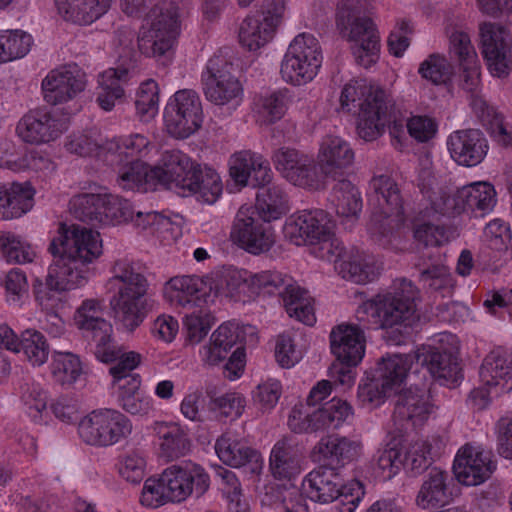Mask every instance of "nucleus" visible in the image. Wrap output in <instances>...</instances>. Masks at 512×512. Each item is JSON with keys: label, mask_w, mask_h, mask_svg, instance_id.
<instances>
[{"label": "nucleus", "mask_w": 512, "mask_h": 512, "mask_svg": "<svg viewBox=\"0 0 512 512\" xmlns=\"http://www.w3.org/2000/svg\"><path fill=\"white\" fill-rule=\"evenodd\" d=\"M418 299L419 291L411 280L396 279L388 291L358 306L355 317L367 330H385V339L399 345L421 328Z\"/></svg>", "instance_id": "obj_2"}, {"label": "nucleus", "mask_w": 512, "mask_h": 512, "mask_svg": "<svg viewBox=\"0 0 512 512\" xmlns=\"http://www.w3.org/2000/svg\"><path fill=\"white\" fill-rule=\"evenodd\" d=\"M413 362V354H386L369 372L393 392L404 383Z\"/></svg>", "instance_id": "obj_37"}, {"label": "nucleus", "mask_w": 512, "mask_h": 512, "mask_svg": "<svg viewBox=\"0 0 512 512\" xmlns=\"http://www.w3.org/2000/svg\"><path fill=\"white\" fill-rule=\"evenodd\" d=\"M0 249L8 263L24 264L31 262L34 257L31 246L11 233L0 236Z\"/></svg>", "instance_id": "obj_63"}, {"label": "nucleus", "mask_w": 512, "mask_h": 512, "mask_svg": "<svg viewBox=\"0 0 512 512\" xmlns=\"http://www.w3.org/2000/svg\"><path fill=\"white\" fill-rule=\"evenodd\" d=\"M231 281L241 280L251 293L263 296L278 295L287 314L305 325L316 321L312 298L309 292L300 287L289 275L276 270H264L252 273L247 270L233 272Z\"/></svg>", "instance_id": "obj_6"}, {"label": "nucleus", "mask_w": 512, "mask_h": 512, "mask_svg": "<svg viewBox=\"0 0 512 512\" xmlns=\"http://www.w3.org/2000/svg\"><path fill=\"white\" fill-rule=\"evenodd\" d=\"M149 145L148 139L141 134H133L106 143L104 150L116 158V162L142 161Z\"/></svg>", "instance_id": "obj_50"}, {"label": "nucleus", "mask_w": 512, "mask_h": 512, "mask_svg": "<svg viewBox=\"0 0 512 512\" xmlns=\"http://www.w3.org/2000/svg\"><path fill=\"white\" fill-rule=\"evenodd\" d=\"M319 160L329 179L337 180L353 164L354 151L341 137L327 136L321 144Z\"/></svg>", "instance_id": "obj_34"}, {"label": "nucleus", "mask_w": 512, "mask_h": 512, "mask_svg": "<svg viewBox=\"0 0 512 512\" xmlns=\"http://www.w3.org/2000/svg\"><path fill=\"white\" fill-rule=\"evenodd\" d=\"M303 165L299 173L291 175V184L312 191L324 190L327 187L329 177L320 161L316 162L311 157L309 162Z\"/></svg>", "instance_id": "obj_60"}, {"label": "nucleus", "mask_w": 512, "mask_h": 512, "mask_svg": "<svg viewBox=\"0 0 512 512\" xmlns=\"http://www.w3.org/2000/svg\"><path fill=\"white\" fill-rule=\"evenodd\" d=\"M117 466L120 476L132 484H139L145 477L146 459L140 450H132L121 456Z\"/></svg>", "instance_id": "obj_64"}, {"label": "nucleus", "mask_w": 512, "mask_h": 512, "mask_svg": "<svg viewBox=\"0 0 512 512\" xmlns=\"http://www.w3.org/2000/svg\"><path fill=\"white\" fill-rule=\"evenodd\" d=\"M104 202L100 225H118L133 219L135 209L129 200L105 194Z\"/></svg>", "instance_id": "obj_59"}, {"label": "nucleus", "mask_w": 512, "mask_h": 512, "mask_svg": "<svg viewBox=\"0 0 512 512\" xmlns=\"http://www.w3.org/2000/svg\"><path fill=\"white\" fill-rule=\"evenodd\" d=\"M166 469L159 478H148L144 483L140 502L143 506L158 508L167 502L177 503L167 485Z\"/></svg>", "instance_id": "obj_56"}, {"label": "nucleus", "mask_w": 512, "mask_h": 512, "mask_svg": "<svg viewBox=\"0 0 512 512\" xmlns=\"http://www.w3.org/2000/svg\"><path fill=\"white\" fill-rule=\"evenodd\" d=\"M32 44V36L21 29L1 30L0 63L23 58L30 51Z\"/></svg>", "instance_id": "obj_47"}, {"label": "nucleus", "mask_w": 512, "mask_h": 512, "mask_svg": "<svg viewBox=\"0 0 512 512\" xmlns=\"http://www.w3.org/2000/svg\"><path fill=\"white\" fill-rule=\"evenodd\" d=\"M303 486L312 501L332 503L331 512H355L365 495L362 482L355 479L342 484L337 470L324 464L305 477Z\"/></svg>", "instance_id": "obj_9"}, {"label": "nucleus", "mask_w": 512, "mask_h": 512, "mask_svg": "<svg viewBox=\"0 0 512 512\" xmlns=\"http://www.w3.org/2000/svg\"><path fill=\"white\" fill-rule=\"evenodd\" d=\"M152 175L157 184L181 188L199 195L203 202L213 204L222 193V183L214 169L201 166L180 150L162 154L160 164L153 167Z\"/></svg>", "instance_id": "obj_5"}, {"label": "nucleus", "mask_w": 512, "mask_h": 512, "mask_svg": "<svg viewBox=\"0 0 512 512\" xmlns=\"http://www.w3.org/2000/svg\"><path fill=\"white\" fill-rule=\"evenodd\" d=\"M340 103L347 112H358L357 133L365 141H374L386 128L390 135L403 133L404 119L393 99L381 88L346 84Z\"/></svg>", "instance_id": "obj_3"}, {"label": "nucleus", "mask_w": 512, "mask_h": 512, "mask_svg": "<svg viewBox=\"0 0 512 512\" xmlns=\"http://www.w3.org/2000/svg\"><path fill=\"white\" fill-rule=\"evenodd\" d=\"M215 451L219 459L226 465L239 468L248 465L251 472H260L262 468L261 453L248 446L236 431L223 433L215 443Z\"/></svg>", "instance_id": "obj_29"}, {"label": "nucleus", "mask_w": 512, "mask_h": 512, "mask_svg": "<svg viewBox=\"0 0 512 512\" xmlns=\"http://www.w3.org/2000/svg\"><path fill=\"white\" fill-rule=\"evenodd\" d=\"M86 74L75 63L52 69L41 83L43 99L56 106L73 100L86 87Z\"/></svg>", "instance_id": "obj_22"}, {"label": "nucleus", "mask_w": 512, "mask_h": 512, "mask_svg": "<svg viewBox=\"0 0 512 512\" xmlns=\"http://www.w3.org/2000/svg\"><path fill=\"white\" fill-rule=\"evenodd\" d=\"M20 398L28 416L34 421L42 420L47 407V393L35 382H25L20 386Z\"/></svg>", "instance_id": "obj_61"}, {"label": "nucleus", "mask_w": 512, "mask_h": 512, "mask_svg": "<svg viewBox=\"0 0 512 512\" xmlns=\"http://www.w3.org/2000/svg\"><path fill=\"white\" fill-rule=\"evenodd\" d=\"M179 6L174 1L154 5L146 14L138 35V48L147 57L165 56L179 35Z\"/></svg>", "instance_id": "obj_10"}, {"label": "nucleus", "mask_w": 512, "mask_h": 512, "mask_svg": "<svg viewBox=\"0 0 512 512\" xmlns=\"http://www.w3.org/2000/svg\"><path fill=\"white\" fill-rule=\"evenodd\" d=\"M292 101L291 90L278 89L270 94L255 97L253 110L261 122L273 124L283 118Z\"/></svg>", "instance_id": "obj_42"}, {"label": "nucleus", "mask_w": 512, "mask_h": 512, "mask_svg": "<svg viewBox=\"0 0 512 512\" xmlns=\"http://www.w3.org/2000/svg\"><path fill=\"white\" fill-rule=\"evenodd\" d=\"M450 55L463 69L466 88L473 90L477 84V55L467 33L454 32L450 36Z\"/></svg>", "instance_id": "obj_43"}, {"label": "nucleus", "mask_w": 512, "mask_h": 512, "mask_svg": "<svg viewBox=\"0 0 512 512\" xmlns=\"http://www.w3.org/2000/svg\"><path fill=\"white\" fill-rule=\"evenodd\" d=\"M413 355L414 361L426 367L440 384H454L462 377L458 357L452 347L423 345Z\"/></svg>", "instance_id": "obj_25"}, {"label": "nucleus", "mask_w": 512, "mask_h": 512, "mask_svg": "<svg viewBox=\"0 0 512 512\" xmlns=\"http://www.w3.org/2000/svg\"><path fill=\"white\" fill-rule=\"evenodd\" d=\"M129 79V71L123 67L111 68L104 72L102 76V90L97 96L99 106L105 111H111L115 106V101L124 96L122 83Z\"/></svg>", "instance_id": "obj_45"}, {"label": "nucleus", "mask_w": 512, "mask_h": 512, "mask_svg": "<svg viewBox=\"0 0 512 512\" xmlns=\"http://www.w3.org/2000/svg\"><path fill=\"white\" fill-rule=\"evenodd\" d=\"M284 11L269 14L252 13L241 23L239 28V42L249 51H256L267 44L273 37Z\"/></svg>", "instance_id": "obj_31"}, {"label": "nucleus", "mask_w": 512, "mask_h": 512, "mask_svg": "<svg viewBox=\"0 0 512 512\" xmlns=\"http://www.w3.org/2000/svg\"><path fill=\"white\" fill-rule=\"evenodd\" d=\"M69 127V117L56 109L41 107L30 110L18 122L16 132L26 143L55 141Z\"/></svg>", "instance_id": "obj_18"}, {"label": "nucleus", "mask_w": 512, "mask_h": 512, "mask_svg": "<svg viewBox=\"0 0 512 512\" xmlns=\"http://www.w3.org/2000/svg\"><path fill=\"white\" fill-rule=\"evenodd\" d=\"M364 327L357 324L342 323L335 326L329 335L331 353L335 361L329 368V374L335 382L350 385L354 381L355 368L365 355L366 339Z\"/></svg>", "instance_id": "obj_11"}, {"label": "nucleus", "mask_w": 512, "mask_h": 512, "mask_svg": "<svg viewBox=\"0 0 512 512\" xmlns=\"http://www.w3.org/2000/svg\"><path fill=\"white\" fill-rule=\"evenodd\" d=\"M164 125L175 139H187L195 134L203 123L202 103L198 93L182 89L171 96L164 108Z\"/></svg>", "instance_id": "obj_15"}, {"label": "nucleus", "mask_w": 512, "mask_h": 512, "mask_svg": "<svg viewBox=\"0 0 512 512\" xmlns=\"http://www.w3.org/2000/svg\"><path fill=\"white\" fill-rule=\"evenodd\" d=\"M310 158L311 156L288 147L277 149L272 156L276 170L290 183L291 175L299 173Z\"/></svg>", "instance_id": "obj_58"}, {"label": "nucleus", "mask_w": 512, "mask_h": 512, "mask_svg": "<svg viewBox=\"0 0 512 512\" xmlns=\"http://www.w3.org/2000/svg\"><path fill=\"white\" fill-rule=\"evenodd\" d=\"M259 211L266 219L271 221L279 219L287 211V198L284 190L275 184H271L256 194V206L250 208Z\"/></svg>", "instance_id": "obj_48"}, {"label": "nucleus", "mask_w": 512, "mask_h": 512, "mask_svg": "<svg viewBox=\"0 0 512 512\" xmlns=\"http://www.w3.org/2000/svg\"><path fill=\"white\" fill-rule=\"evenodd\" d=\"M418 74L433 85H445L451 81L453 67L445 56L433 53L420 63Z\"/></svg>", "instance_id": "obj_55"}, {"label": "nucleus", "mask_w": 512, "mask_h": 512, "mask_svg": "<svg viewBox=\"0 0 512 512\" xmlns=\"http://www.w3.org/2000/svg\"><path fill=\"white\" fill-rule=\"evenodd\" d=\"M303 447L297 437L286 435L273 446L269 468L277 480H291L301 473Z\"/></svg>", "instance_id": "obj_30"}, {"label": "nucleus", "mask_w": 512, "mask_h": 512, "mask_svg": "<svg viewBox=\"0 0 512 512\" xmlns=\"http://www.w3.org/2000/svg\"><path fill=\"white\" fill-rule=\"evenodd\" d=\"M105 194L84 193L74 196L70 201V211L82 222L100 225Z\"/></svg>", "instance_id": "obj_52"}, {"label": "nucleus", "mask_w": 512, "mask_h": 512, "mask_svg": "<svg viewBox=\"0 0 512 512\" xmlns=\"http://www.w3.org/2000/svg\"><path fill=\"white\" fill-rule=\"evenodd\" d=\"M481 383L494 388V394L512 390V359L501 349L492 350L479 369Z\"/></svg>", "instance_id": "obj_33"}, {"label": "nucleus", "mask_w": 512, "mask_h": 512, "mask_svg": "<svg viewBox=\"0 0 512 512\" xmlns=\"http://www.w3.org/2000/svg\"><path fill=\"white\" fill-rule=\"evenodd\" d=\"M491 452L480 445L465 444L455 456L453 471L457 480L466 486L484 483L496 469Z\"/></svg>", "instance_id": "obj_24"}, {"label": "nucleus", "mask_w": 512, "mask_h": 512, "mask_svg": "<svg viewBox=\"0 0 512 512\" xmlns=\"http://www.w3.org/2000/svg\"><path fill=\"white\" fill-rule=\"evenodd\" d=\"M330 199L336 213L342 217L357 218L362 210L361 194L356 186L348 179L339 177L334 180Z\"/></svg>", "instance_id": "obj_44"}, {"label": "nucleus", "mask_w": 512, "mask_h": 512, "mask_svg": "<svg viewBox=\"0 0 512 512\" xmlns=\"http://www.w3.org/2000/svg\"><path fill=\"white\" fill-rule=\"evenodd\" d=\"M34 194L28 183H0V220H11L27 213L33 207Z\"/></svg>", "instance_id": "obj_36"}, {"label": "nucleus", "mask_w": 512, "mask_h": 512, "mask_svg": "<svg viewBox=\"0 0 512 512\" xmlns=\"http://www.w3.org/2000/svg\"><path fill=\"white\" fill-rule=\"evenodd\" d=\"M365 11L366 0H342L338 4L336 24L342 31H348L355 62L369 68L379 60L380 36Z\"/></svg>", "instance_id": "obj_8"}, {"label": "nucleus", "mask_w": 512, "mask_h": 512, "mask_svg": "<svg viewBox=\"0 0 512 512\" xmlns=\"http://www.w3.org/2000/svg\"><path fill=\"white\" fill-rule=\"evenodd\" d=\"M17 352L22 351L33 366H42L48 360L50 346L46 336L36 329H26L19 336Z\"/></svg>", "instance_id": "obj_49"}, {"label": "nucleus", "mask_w": 512, "mask_h": 512, "mask_svg": "<svg viewBox=\"0 0 512 512\" xmlns=\"http://www.w3.org/2000/svg\"><path fill=\"white\" fill-rule=\"evenodd\" d=\"M391 393L392 391L385 387L384 383L366 371L365 380L359 384L357 397L363 407L373 409L384 403L385 398Z\"/></svg>", "instance_id": "obj_62"}, {"label": "nucleus", "mask_w": 512, "mask_h": 512, "mask_svg": "<svg viewBox=\"0 0 512 512\" xmlns=\"http://www.w3.org/2000/svg\"><path fill=\"white\" fill-rule=\"evenodd\" d=\"M83 334V337L90 342L95 343L94 355L95 357L113 356L112 351H108L115 344L113 343V327L112 324L106 319L98 318L91 322L83 324L78 327Z\"/></svg>", "instance_id": "obj_46"}, {"label": "nucleus", "mask_w": 512, "mask_h": 512, "mask_svg": "<svg viewBox=\"0 0 512 512\" xmlns=\"http://www.w3.org/2000/svg\"><path fill=\"white\" fill-rule=\"evenodd\" d=\"M497 202L496 191L488 182H475L443 198V214L456 216L471 212L476 217L489 214Z\"/></svg>", "instance_id": "obj_20"}, {"label": "nucleus", "mask_w": 512, "mask_h": 512, "mask_svg": "<svg viewBox=\"0 0 512 512\" xmlns=\"http://www.w3.org/2000/svg\"><path fill=\"white\" fill-rule=\"evenodd\" d=\"M152 429L158 438L162 456L173 460L184 456L189 451L190 441L179 424L155 422Z\"/></svg>", "instance_id": "obj_40"}, {"label": "nucleus", "mask_w": 512, "mask_h": 512, "mask_svg": "<svg viewBox=\"0 0 512 512\" xmlns=\"http://www.w3.org/2000/svg\"><path fill=\"white\" fill-rule=\"evenodd\" d=\"M419 281L424 287L439 293L442 297L450 296L455 286L450 269L445 265H431L422 270Z\"/></svg>", "instance_id": "obj_57"}, {"label": "nucleus", "mask_w": 512, "mask_h": 512, "mask_svg": "<svg viewBox=\"0 0 512 512\" xmlns=\"http://www.w3.org/2000/svg\"><path fill=\"white\" fill-rule=\"evenodd\" d=\"M50 369L54 380L62 385L73 384L82 373L79 356L68 351L54 350Z\"/></svg>", "instance_id": "obj_51"}, {"label": "nucleus", "mask_w": 512, "mask_h": 512, "mask_svg": "<svg viewBox=\"0 0 512 512\" xmlns=\"http://www.w3.org/2000/svg\"><path fill=\"white\" fill-rule=\"evenodd\" d=\"M325 258L335 263L336 269L344 279L357 284H365L375 279L373 266L364 261L360 250L355 247L347 250L342 241L337 249H333Z\"/></svg>", "instance_id": "obj_32"}, {"label": "nucleus", "mask_w": 512, "mask_h": 512, "mask_svg": "<svg viewBox=\"0 0 512 512\" xmlns=\"http://www.w3.org/2000/svg\"><path fill=\"white\" fill-rule=\"evenodd\" d=\"M234 66L222 55L212 56L201 74L206 99L215 105L238 103L243 96V87L233 74Z\"/></svg>", "instance_id": "obj_17"}, {"label": "nucleus", "mask_w": 512, "mask_h": 512, "mask_svg": "<svg viewBox=\"0 0 512 512\" xmlns=\"http://www.w3.org/2000/svg\"><path fill=\"white\" fill-rule=\"evenodd\" d=\"M368 203L369 231L375 242L387 247L403 221L404 201L399 185L388 175L374 176L369 182Z\"/></svg>", "instance_id": "obj_7"}, {"label": "nucleus", "mask_w": 512, "mask_h": 512, "mask_svg": "<svg viewBox=\"0 0 512 512\" xmlns=\"http://www.w3.org/2000/svg\"><path fill=\"white\" fill-rule=\"evenodd\" d=\"M451 158L464 167L480 164L487 155L489 144L484 133L479 129H462L454 131L447 139Z\"/></svg>", "instance_id": "obj_27"}, {"label": "nucleus", "mask_w": 512, "mask_h": 512, "mask_svg": "<svg viewBox=\"0 0 512 512\" xmlns=\"http://www.w3.org/2000/svg\"><path fill=\"white\" fill-rule=\"evenodd\" d=\"M334 227L335 224L326 211L303 210L286 221L284 233L296 245H318L320 257L325 258L341 242L334 234Z\"/></svg>", "instance_id": "obj_12"}, {"label": "nucleus", "mask_w": 512, "mask_h": 512, "mask_svg": "<svg viewBox=\"0 0 512 512\" xmlns=\"http://www.w3.org/2000/svg\"><path fill=\"white\" fill-rule=\"evenodd\" d=\"M166 482L177 503L189 496L200 498L210 487V476L198 463L182 461L166 468Z\"/></svg>", "instance_id": "obj_23"}, {"label": "nucleus", "mask_w": 512, "mask_h": 512, "mask_svg": "<svg viewBox=\"0 0 512 512\" xmlns=\"http://www.w3.org/2000/svg\"><path fill=\"white\" fill-rule=\"evenodd\" d=\"M271 222L259 211L240 208L231 229V239L250 254L266 253L275 244V232Z\"/></svg>", "instance_id": "obj_16"}, {"label": "nucleus", "mask_w": 512, "mask_h": 512, "mask_svg": "<svg viewBox=\"0 0 512 512\" xmlns=\"http://www.w3.org/2000/svg\"><path fill=\"white\" fill-rule=\"evenodd\" d=\"M108 351L113 352V356L97 357L103 363L109 364L108 373L112 380L128 377V375H135L134 370L140 365L142 356L134 351L123 352L121 347L114 345Z\"/></svg>", "instance_id": "obj_54"}, {"label": "nucleus", "mask_w": 512, "mask_h": 512, "mask_svg": "<svg viewBox=\"0 0 512 512\" xmlns=\"http://www.w3.org/2000/svg\"><path fill=\"white\" fill-rule=\"evenodd\" d=\"M322 62L318 39L309 33L299 34L290 43L281 61V78L293 86L305 85L317 76Z\"/></svg>", "instance_id": "obj_13"}, {"label": "nucleus", "mask_w": 512, "mask_h": 512, "mask_svg": "<svg viewBox=\"0 0 512 512\" xmlns=\"http://www.w3.org/2000/svg\"><path fill=\"white\" fill-rule=\"evenodd\" d=\"M480 50L492 76L507 77L511 71L512 34L507 27L491 22L480 26Z\"/></svg>", "instance_id": "obj_19"}, {"label": "nucleus", "mask_w": 512, "mask_h": 512, "mask_svg": "<svg viewBox=\"0 0 512 512\" xmlns=\"http://www.w3.org/2000/svg\"><path fill=\"white\" fill-rule=\"evenodd\" d=\"M118 184L124 190L147 192L156 186L153 167L144 161L118 162Z\"/></svg>", "instance_id": "obj_41"}, {"label": "nucleus", "mask_w": 512, "mask_h": 512, "mask_svg": "<svg viewBox=\"0 0 512 512\" xmlns=\"http://www.w3.org/2000/svg\"><path fill=\"white\" fill-rule=\"evenodd\" d=\"M352 416V406L346 400L336 397L323 403L315 411V421L318 422L320 430L337 429Z\"/></svg>", "instance_id": "obj_53"}, {"label": "nucleus", "mask_w": 512, "mask_h": 512, "mask_svg": "<svg viewBox=\"0 0 512 512\" xmlns=\"http://www.w3.org/2000/svg\"><path fill=\"white\" fill-rule=\"evenodd\" d=\"M429 394L420 388L410 387L399 393L394 405L393 420L401 429L422 426L429 418L432 405Z\"/></svg>", "instance_id": "obj_28"}, {"label": "nucleus", "mask_w": 512, "mask_h": 512, "mask_svg": "<svg viewBox=\"0 0 512 512\" xmlns=\"http://www.w3.org/2000/svg\"><path fill=\"white\" fill-rule=\"evenodd\" d=\"M113 272L108 284L109 289H116V292L110 298V306L116 322L132 332L143 323L154 306V301L147 294L148 281L126 260L116 261Z\"/></svg>", "instance_id": "obj_4"}, {"label": "nucleus", "mask_w": 512, "mask_h": 512, "mask_svg": "<svg viewBox=\"0 0 512 512\" xmlns=\"http://www.w3.org/2000/svg\"><path fill=\"white\" fill-rule=\"evenodd\" d=\"M449 480L447 471L438 467L430 468L416 497L417 505L423 509H437L448 504L452 496L448 487Z\"/></svg>", "instance_id": "obj_35"}, {"label": "nucleus", "mask_w": 512, "mask_h": 512, "mask_svg": "<svg viewBox=\"0 0 512 512\" xmlns=\"http://www.w3.org/2000/svg\"><path fill=\"white\" fill-rule=\"evenodd\" d=\"M362 443L338 434L325 435L320 438L311 451L314 461L339 470L355 461L361 454Z\"/></svg>", "instance_id": "obj_26"}, {"label": "nucleus", "mask_w": 512, "mask_h": 512, "mask_svg": "<svg viewBox=\"0 0 512 512\" xmlns=\"http://www.w3.org/2000/svg\"><path fill=\"white\" fill-rule=\"evenodd\" d=\"M102 239L97 231L60 223L48 251L53 262L48 268L46 287L63 292L84 286L92 275V265L102 255Z\"/></svg>", "instance_id": "obj_1"}, {"label": "nucleus", "mask_w": 512, "mask_h": 512, "mask_svg": "<svg viewBox=\"0 0 512 512\" xmlns=\"http://www.w3.org/2000/svg\"><path fill=\"white\" fill-rule=\"evenodd\" d=\"M131 420L115 409L95 410L80 420L78 434L89 445L107 447L132 433Z\"/></svg>", "instance_id": "obj_14"}, {"label": "nucleus", "mask_w": 512, "mask_h": 512, "mask_svg": "<svg viewBox=\"0 0 512 512\" xmlns=\"http://www.w3.org/2000/svg\"><path fill=\"white\" fill-rule=\"evenodd\" d=\"M243 329L233 322L221 324L212 334L209 345L203 347V357L210 365H216L226 358L229 350L244 341Z\"/></svg>", "instance_id": "obj_38"}, {"label": "nucleus", "mask_w": 512, "mask_h": 512, "mask_svg": "<svg viewBox=\"0 0 512 512\" xmlns=\"http://www.w3.org/2000/svg\"><path fill=\"white\" fill-rule=\"evenodd\" d=\"M165 298L181 307H201L214 302L218 287L210 277L184 275L171 278L164 289Z\"/></svg>", "instance_id": "obj_21"}, {"label": "nucleus", "mask_w": 512, "mask_h": 512, "mask_svg": "<svg viewBox=\"0 0 512 512\" xmlns=\"http://www.w3.org/2000/svg\"><path fill=\"white\" fill-rule=\"evenodd\" d=\"M112 0H55L59 13L65 20L79 25H89L103 16Z\"/></svg>", "instance_id": "obj_39"}]
</instances>
